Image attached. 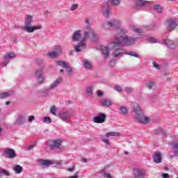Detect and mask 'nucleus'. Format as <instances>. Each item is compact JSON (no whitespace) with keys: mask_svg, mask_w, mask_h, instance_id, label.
<instances>
[{"mask_svg":"<svg viewBox=\"0 0 178 178\" xmlns=\"http://www.w3.org/2000/svg\"><path fill=\"white\" fill-rule=\"evenodd\" d=\"M112 29L113 30H120L119 33L114 36L112 43V55L118 54V49H122V47H131L136 44L137 38L127 35V30L120 28V21L113 19Z\"/></svg>","mask_w":178,"mask_h":178,"instance_id":"f257e3e1","label":"nucleus"},{"mask_svg":"<svg viewBox=\"0 0 178 178\" xmlns=\"http://www.w3.org/2000/svg\"><path fill=\"white\" fill-rule=\"evenodd\" d=\"M91 35L88 34V31H85L83 36L81 37V33H80V31H76L72 38V41H81L76 46L74 47V49L76 52H81L84 48L87 46V43H86V40L90 38Z\"/></svg>","mask_w":178,"mask_h":178,"instance_id":"f03ea898","label":"nucleus"},{"mask_svg":"<svg viewBox=\"0 0 178 178\" xmlns=\"http://www.w3.org/2000/svg\"><path fill=\"white\" fill-rule=\"evenodd\" d=\"M131 105L134 111V118L136 121L142 124H147V123H149V118L144 115L140 105L136 103H132Z\"/></svg>","mask_w":178,"mask_h":178,"instance_id":"7ed1b4c3","label":"nucleus"},{"mask_svg":"<svg viewBox=\"0 0 178 178\" xmlns=\"http://www.w3.org/2000/svg\"><path fill=\"white\" fill-rule=\"evenodd\" d=\"M33 20V17L31 15L26 16V22L25 24L26 27L23 29L24 31H26L27 33H33L35 31V30H40L41 29L40 26H33L30 27L31 26V22Z\"/></svg>","mask_w":178,"mask_h":178,"instance_id":"20e7f679","label":"nucleus"},{"mask_svg":"<svg viewBox=\"0 0 178 178\" xmlns=\"http://www.w3.org/2000/svg\"><path fill=\"white\" fill-rule=\"evenodd\" d=\"M117 51H118V53H115L114 54H112V56L114 58H118V59H119V56L123 54L128 55L129 56H134V58H140V55H138V53L134 51L129 52L124 49H118Z\"/></svg>","mask_w":178,"mask_h":178,"instance_id":"39448f33","label":"nucleus"},{"mask_svg":"<svg viewBox=\"0 0 178 178\" xmlns=\"http://www.w3.org/2000/svg\"><path fill=\"white\" fill-rule=\"evenodd\" d=\"M86 30L85 31H88V34L91 36V40H97L98 38V35L95 34L93 29L90 28V21L88 19H86Z\"/></svg>","mask_w":178,"mask_h":178,"instance_id":"423d86ee","label":"nucleus"},{"mask_svg":"<svg viewBox=\"0 0 178 178\" xmlns=\"http://www.w3.org/2000/svg\"><path fill=\"white\" fill-rule=\"evenodd\" d=\"M112 9V0H108V1L104 4L103 14L105 17H109V13Z\"/></svg>","mask_w":178,"mask_h":178,"instance_id":"0eeeda50","label":"nucleus"},{"mask_svg":"<svg viewBox=\"0 0 178 178\" xmlns=\"http://www.w3.org/2000/svg\"><path fill=\"white\" fill-rule=\"evenodd\" d=\"M166 24L168 26L169 31H172V30L177 27V21L173 19H170L167 20Z\"/></svg>","mask_w":178,"mask_h":178,"instance_id":"6e6552de","label":"nucleus"},{"mask_svg":"<svg viewBox=\"0 0 178 178\" xmlns=\"http://www.w3.org/2000/svg\"><path fill=\"white\" fill-rule=\"evenodd\" d=\"M49 145L50 147H51V148L59 149V148H60V147L62 146V140H60V139L50 140Z\"/></svg>","mask_w":178,"mask_h":178,"instance_id":"1a4fd4ad","label":"nucleus"},{"mask_svg":"<svg viewBox=\"0 0 178 178\" xmlns=\"http://www.w3.org/2000/svg\"><path fill=\"white\" fill-rule=\"evenodd\" d=\"M106 119V116L104 113H100L98 116L93 118L95 123H104Z\"/></svg>","mask_w":178,"mask_h":178,"instance_id":"9d476101","label":"nucleus"},{"mask_svg":"<svg viewBox=\"0 0 178 178\" xmlns=\"http://www.w3.org/2000/svg\"><path fill=\"white\" fill-rule=\"evenodd\" d=\"M134 175L135 177H144L145 176V171L144 170H140L138 168H134Z\"/></svg>","mask_w":178,"mask_h":178,"instance_id":"9b49d317","label":"nucleus"},{"mask_svg":"<svg viewBox=\"0 0 178 178\" xmlns=\"http://www.w3.org/2000/svg\"><path fill=\"white\" fill-rule=\"evenodd\" d=\"M42 73H43L42 69H39L36 70L35 72V77H37L38 81H39V83H42V81H44V77L42 76Z\"/></svg>","mask_w":178,"mask_h":178,"instance_id":"f8f14e48","label":"nucleus"},{"mask_svg":"<svg viewBox=\"0 0 178 178\" xmlns=\"http://www.w3.org/2000/svg\"><path fill=\"white\" fill-rule=\"evenodd\" d=\"M109 137H112V132H108L105 136L102 137L103 143L106 144V145H111V142H109Z\"/></svg>","mask_w":178,"mask_h":178,"instance_id":"ddd939ff","label":"nucleus"},{"mask_svg":"<svg viewBox=\"0 0 178 178\" xmlns=\"http://www.w3.org/2000/svg\"><path fill=\"white\" fill-rule=\"evenodd\" d=\"M60 48H56L55 49V50L49 52L48 56H49V58H56V56H58V55L60 54Z\"/></svg>","mask_w":178,"mask_h":178,"instance_id":"4468645a","label":"nucleus"},{"mask_svg":"<svg viewBox=\"0 0 178 178\" xmlns=\"http://www.w3.org/2000/svg\"><path fill=\"white\" fill-rule=\"evenodd\" d=\"M163 44H166L168 48L170 49H175L176 48V45H175V42L170 40H163Z\"/></svg>","mask_w":178,"mask_h":178,"instance_id":"2eb2a0df","label":"nucleus"},{"mask_svg":"<svg viewBox=\"0 0 178 178\" xmlns=\"http://www.w3.org/2000/svg\"><path fill=\"white\" fill-rule=\"evenodd\" d=\"M7 158H16V152L12 149L5 150Z\"/></svg>","mask_w":178,"mask_h":178,"instance_id":"dca6fc26","label":"nucleus"},{"mask_svg":"<svg viewBox=\"0 0 178 178\" xmlns=\"http://www.w3.org/2000/svg\"><path fill=\"white\" fill-rule=\"evenodd\" d=\"M153 160L155 163H161L162 162V154L161 153H155L153 155Z\"/></svg>","mask_w":178,"mask_h":178,"instance_id":"f3484780","label":"nucleus"},{"mask_svg":"<svg viewBox=\"0 0 178 178\" xmlns=\"http://www.w3.org/2000/svg\"><path fill=\"white\" fill-rule=\"evenodd\" d=\"M102 53L104 55V58H109V49L106 47H101Z\"/></svg>","mask_w":178,"mask_h":178,"instance_id":"a211bd4d","label":"nucleus"},{"mask_svg":"<svg viewBox=\"0 0 178 178\" xmlns=\"http://www.w3.org/2000/svg\"><path fill=\"white\" fill-rule=\"evenodd\" d=\"M40 163L42 166H49V165H54V161L50 160H40Z\"/></svg>","mask_w":178,"mask_h":178,"instance_id":"6ab92c4d","label":"nucleus"},{"mask_svg":"<svg viewBox=\"0 0 178 178\" xmlns=\"http://www.w3.org/2000/svg\"><path fill=\"white\" fill-rule=\"evenodd\" d=\"M13 170L17 175H20L22 172H23V167L19 165L15 164L13 167Z\"/></svg>","mask_w":178,"mask_h":178,"instance_id":"aec40b11","label":"nucleus"},{"mask_svg":"<svg viewBox=\"0 0 178 178\" xmlns=\"http://www.w3.org/2000/svg\"><path fill=\"white\" fill-rule=\"evenodd\" d=\"M60 118L63 120H69V118H70V115L68 112H63L60 114Z\"/></svg>","mask_w":178,"mask_h":178,"instance_id":"412c9836","label":"nucleus"},{"mask_svg":"<svg viewBox=\"0 0 178 178\" xmlns=\"http://www.w3.org/2000/svg\"><path fill=\"white\" fill-rule=\"evenodd\" d=\"M62 79H56L51 85H50V88L54 89L57 86H59V84L61 83Z\"/></svg>","mask_w":178,"mask_h":178,"instance_id":"4be33fe9","label":"nucleus"},{"mask_svg":"<svg viewBox=\"0 0 178 178\" xmlns=\"http://www.w3.org/2000/svg\"><path fill=\"white\" fill-rule=\"evenodd\" d=\"M129 29L131 31H134V33H137L138 34H141V33H143V30L134 26H130Z\"/></svg>","mask_w":178,"mask_h":178,"instance_id":"5701e85b","label":"nucleus"},{"mask_svg":"<svg viewBox=\"0 0 178 178\" xmlns=\"http://www.w3.org/2000/svg\"><path fill=\"white\" fill-rule=\"evenodd\" d=\"M101 104L103 106H111L112 105V101L111 99H104L101 102Z\"/></svg>","mask_w":178,"mask_h":178,"instance_id":"b1692460","label":"nucleus"},{"mask_svg":"<svg viewBox=\"0 0 178 178\" xmlns=\"http://www.w3.org/2000/svg\"><path fill=\"white\" fill-rule=\"evenodd\" d=\"M148 3V1L144 0H136V6H144V5Z\"/></svg>","mask_w":178,"mask_h":178,"instance_id":"393cba45","label":"nucleus"},{"mask_svg":"<svg viewBox=\"0 0 178 178\" xmlns=\"http://www.w3.org/2000/svg\"><path fill=\"white\" fill-rule=\"evenodd\" d=\"M15 55L13 53L7 54L3 57V60L8 63L9 62V58H15Z\"/></svg>","mask_w":178,"mask_h":178,"instance_id":"a878e982","label":"nucleus"},{"mask_svg":"<svg viewBox=\"0 0 178 178\" xmlns=\"http://www.w3.org/2000/svg\"><path fill=\"white\" fill-rule=\"evenodd\" d=\"M83 66L86 69H91L92 67L91 62H90L88 60H83Z\"/></svg>","mask_w":178,"mask_h":178,"instance_id":"bb28decb","label":"nucleus"},{"mask_svg":"<svg viewBox=\"0 0 178 178\" xmlns=\"http://www.w3.org/2000/svg\"><path fill=\"white\" fill-rule=\"evenodd\" d=\"M15 123L16 124H23L24 123V116H19Z\"/></svg>","mask_w":178,"mask_h":178,"instance_id":"cd10ccee","label":"nucleus"},{"mask_svg":"<svg viewBox=\"0 0 178 178\" xmlns=\"http://www.w3.org/2000/svg\"><path fill=\"white\" fill-rule=\"evenodd\" d=\"M120 111L122 113V115H127V113H129V108H127V107L126 106H121L120 108Z\"/></svg>","mask_w":178,"mask_h":178,"instance_id":"c85d7f7f","label":"nucleus"},{"mask_svg":"<svg viewBox=\"0 0 178 178\" xmlns=\"http://www.w3.org/2000/svg\"><path fill=\"white\" fill-rule=\"evenodd\" d=\"M152 66H153V67H154V69H156V70H161V68L162 67L161 64L158 63L156 61H152Z\"/></svg>","mask_w":178,"mask_h":178,"instance_id":"c756f323","label":"nucleus"},{"mask_svg":"<svg viewBox=\"0 0 178 178\" xmlns=\"http://www.w3.org/2000/svg\"><path fill=\"white\" fill-rule=\"evenodd\" d=\"M104 29H105V30H111V29H112V22H108L104 24Z\"/></svg>","mask_w":178,"mask_h":178,"instance_id":"7c9ffc66","label":"nucleus"},{"mask_svg":"<svg viewBox=\"0 0 178 178\" xmlns=\"http://www.w3.org/2000/svg\"><path fill=\"white\" fill-rule=\"evenodd\" d=\"M9 95H10V92H1V93H0V98L1 99H3L5 98H8V97H9Z\"/></svg>","mask_w":178,"mask_h":178,"instance_id":"2f4dec72","label":"nucleus"},{"mask_svg":"<svg viewBox=\"0 0 178 178\" xmlns=\"http://www.w3.org/2000/svg\"><path fill=\"white\" fill-rule=\"evenodd\" d=\"M56 65H58V66H62L63 67H67V64L64 61H57Z\"/></svg>","mask_w":178,"mask_h":178,"instance_id":"473e14b6","label":"nucleus"},{"mask_svg":"<svg viewBox=\"0 0 178 178\" xmlns=\"http://www.w3.org/2000/svg\"><path fill=\"white\" fill-rule=\"evenodd\" d=\"M56 106H53L50 107V113H52L54 116H56Z\"/></svg>","mask_w":178,"mask_h":178,"instance_id":"72a5a7b5","label":"nucleus"},{"mask_svg":"<svg viewBox=\"0 0 178 178\" xmlns=\"http://www.w3.org/2000/svg\"><path fill=\"white\" fill-rule=\"evenodd\" d=\"M172 148L173 151L175 152V153L177 152H178V143L177 142H174L172 143Z\"/></svg>","mask_w":178,"mask_h":178,"instance_id":"f704fd0d","label":"nucleus"},{"mask_svg":"<svg viewBox=\"0 0 178 178\" xmlns=\"http://www.w3.org/2000/svg\"><path fill=\"white\" fill-rule=\"evenodd\" d=\"M147 41H149V42H151V44H156V42H159V40H158L157 39H156L155 38H149L147 39Z\"/></svg>","mask_w":178,"mask_h":178,"instance_id":"c9c22d12","label":"nucleus"},{"mask_svg":"<svg viewBox=\"0 0 178 178\" xmlns=\"http://www.w3.org/2000/svg\"><path fill=\"white\" fill-rule=\"evenodd\" d=\"M113 90H114V91H116L117 92H122V91H123V89H122V87H120L118 85H115L113 87Z\"/></svg>","mask_w":178,"mask_h":178,"instance_id":"e433bc0d","label":"nucleus"},{"mask_svg":"<svg viewBox=\"0 0 178 178\" xmlns=\"http://www.w3.org/2000/svg\"><path fill=\"white\" fill-rule=\"evenodd\" d=\"M154 10L158 12V13H161L162 12V7L159 5H154Z\"/></svg>","mask_w":178,"mask_h":178,"instance_id":"4c0bfd02","label":"nucleus"},{"mask_svg":"<svg viewBox=\"0 0 178 178\" xmlns=\"http://www.w3.org/2000/svg\"><path fill=\"white\" fill-rule=\"evenodd\" d=\"M154 82H148L146 83V87L149 88V90H152L154 88Z\"/></svg>","mask_w":178,"mask_h":178,"instance_id":"58836bf2","label":"nucleus"},{"mask_svg":"<svg viewBox=\"0 0 178 178\" xmlns=\"http://www.w3.org/2000/svg\"><path fill=\"white\" fill-rule=\"evenodd\" d=\"M124 91L127 92V94H131V92H133V88L131 87L126 86L124 88Z\"/></svg>","mask_w":178,"mask_h":178,"instance_id":"ea45409f","label":"nucleus"},{"mask_svg":"<svg viewBox=\"0 0 178 178\" xmlns=\"http://www.w3.org/2000/svg\"><path fill=\"white\" fill-rule=\"evenodd\" d=\"M86 94L88 95H92V87H88L86 88Z\"/></svg>","mask_w":178,"mask_h":178,"instance_id":"a19ab883","label":"nucleus"},{"mask_svg":"<svg viewBox=\"0 0 178 178\" xmlns=\"http://www.w3.org/2000/svg\"><path fill=\"white\" fill-rule=\"evenodd\" d=\"M43 120H44V123H48V124L52 123V120H51V118H49V117H44L43 118Z\"/></svg>","mask_w":178,"mask_h":178,"instance_id":"79ce46f5","label":"nucleus"},{"mask_svg":"<svg viewBox=\"0 0 178 178\" xmlns=\"http://www.w3.org/2000/svg\"><path fill=\"white\" fill-rule=\"evenodd\" d=\"M0 172L1 173V175H3L4 176H9V172L5 169L0 170Z\"/></svg>","mask_w":178,"mask_h":178,"instance_id":"37998d69","label":"nucleus"},{"mask_svg":"<svg viewBox=\"0 0 178 178\" xmlns=\"http://www.w3.org/2000/svg\"><path fill=\"white\" fill-rule=\"evenodd\" d=\"M112 5H114V6H118V5H120V0H112Z\"/></svg>","mask_w":178,"mask_h":178,"instance_id":"c03bdc74","label":"nucleus"},{"mask_svg":"<svg viewBox=\"0 0 178 178\" xmlns=\"http://www.w3.org/2000/svg\"><path fill=\"white\" fill-rule=\"evenodd\" d=\"M161 177H162V178H170V175H169V174H168V173H162L161 175Z\"/></svg>","mask_w":178,"mask_h":178,"instance_id":"a18cd8bd","label":"nucleus"},{"mask_svg":"<svg viewBox=\"0 0 178 178\" xmlns=\"http://www.w3.org/2000/svg\"><path fill=\"white\" fill-rule=\"evenodd\" d=\"M77 8H79L78 4H73L70 8V10H76V9H77Z\"/></svg>","mask_w":178,"mask_h":178,"instance_id":"49530a36","label":"nucleus"},{"mask_svg":"<svg viewBox=\"0 0 178 178\" xmlns=\"http://www.w3.org/2000/svg\"><path fill=\"white\" fill-rule=\"evenodd\" d=\"M96 94H97V97H103L104 96V92L97 90L96 91Z\"/></svg>","mask_w":178,"mask_h":178,"instance_id":"de8ad7c7","label":"nucleus"},{"mask_svg":"<svg viewBox=\"0 0 178 178\" xmlns=\"http://www.w3.org/2000/svg\"><path fill=\"white\" fill-rule=\"evenodd\" d=\"M146 29L147 30H155V25H149Z\"/></svg>","mask_w":178,"mask_h":178,"instance_id":"09e8293b","label":"nucleus"},{"mask_svg":"<svg viewBox=\"0 0 178 178\" xmlns=\"http://www.w3.org/2000/svg\"><path fill=\"white\" fill-rule=\"evenodd\" d=\"M120 136V133L119 132H112V137H119Z\"/></svg>","mask_w":178,"mask_h":178,"instance_id":"8fccbe9b","label":"nucleus"},{"mask_svg":"<svg viewBox=\"0 0 178 178\" xmlns=\"http://www.w3.org/2000/svg\"><path fill=\"white\" fill-rule=\"evenodd\" d=\"M104 176L106 178H112V175L110 173H108V172H105L104 174Z\"/></svg>","mask_w":178,"mask_h":178,"instance_id":"3c124183","label":"nucleus"},{"mask_svg":"<svg viewBox=\"0 0 178 178\" xmlns=\"http://www.w3.org/2000/svg\"><path fill=\"white\" fill-rule=\"evenodd\" d=\"M66 69H67V73H72V72L73 71V70H72V67H68L67 65V67H65Z\"/></svg>","mask_w":178,"mask_h":178,"instance_id":"603ef678","label":"nucleus"},{"mask_svg":"<svg viewBox=\"0 0 178 178\" xmlns=\"http://www.w3.org/2000/svg\"><path fill=\"white\" fill-rule=\"evenodd\" d=\"M35 118L34 115H30L29 117V122H33V120H34Z\"/></svg>","mask_w":178,"mask_h":178,"instance_id":"864d4df0","label":"nucleus"},{"mask_svg":"<svg viewBox=\"0 0 178 178\" xmlns=\"http://www.w3.org/2000/svg\"><path fill=\"white\" fill-rule=\"evenodd\" d=\"M35 147V144H33V145H29V146L28 147V148H29V149H33V148H34Z\"/></svg>","mask_w":178,"mask_h":178,"instance_id":"5fc2aeb1","label":"nucleus"},{"mask_svg":"<svg viewBox=\"0 0 178 178\" xmlns=\"http://www.w3.org/2000/svg\"><path fill=\"white\" fill-rule=\"evenodd\" d=\"M73 170H74V166L72 167L71 168L67 169L68 172H73Z\"/></svg>","mask_w":178,"mask_h":178,"instance_id":"6e6d98bb","label":"nucleus"},{"mask_svg":"<svg viewBox=\"0 0 178 178\" xmlns=\"http://www.w3.org/2000/svg\"><path fill=\"white\" fill-rule=\"evenodd\" d=\"M81 161L83 163H86V162H87V159H82Z\"/></svg>","mask_w":178,"mask_h":178,"instance_id":"4d7b16f0","label":"nucleus"},{"mask_svg":"<svg viewBox=\"0 0 178 178\" xmlns=\"http://www.w3.org/2000/svg\"><path fill=\"white\" fill-rule=\"evenodd\" d=\"M116 62H118V60H113V61H112L113 64H114V65H115V63H116Z\"/></svg>","mask_w":178,"mask_h":178,"instance_id":"13d9d810","label":"nucleus"},{"mask_svg":"<svg viewBox=\"0 0 178 178\" xmlns=\"http://www.w3.org/2000/svg\"><path fill=\"white\" fill-rule=\"evenodd\" d=\"M6 105H10V102H6Z\"/></svg>","mask_w":178,"mask_h":178,"instance_id":"bf43d9fd","label":"nucleus"},{"mask_svg":"<svg viewBox=\"0 0 178 178\" xmlns=\"http://www.w3.org/2000/svg\"><path fill=\"white\" fill-rule=\"evenodd\" d=\"M175 156H177L178 157V152H175Z\"/></svg>","mask_w":178,"mask_h":178,"instance_id":"052dcab7","label":"nucleus"},{"mask_svg":"<svg viewBox=\"0 0 178 178\" xmlns=\"http://www.w3.org/2000/svg\"><path fill=\"white\" fill-rule=\"evenodd\" d=\"M1 66H3V67L4 66H6V65H4L3 63H1Z\"/></svg>","mask_w":178,"mask_h":178,"instance_id":"680f3d73","label":"nucleus"},{"mask_svg":"<svg viewBox=\"0 0 178 178\" xmlns=\"http://www.w3.org/2000/svg\"><path fill=\"white\" fill-rule=\"evenodd\" d=\"M63 72V70H60V73H62Z\"/></svg>","mask_w":178,"mask_h":178,"instance_id":"e2e57ef3","label":"nucleus"},{"mask_svg":"<svg viewBox=\"0 0 178 178\" xmlns=\"http://www.w3.org/2000/svg\"><path fill=\"white\" fill-rule=\"evenodd\" d=\"M1 131H2V128L1 127H0V133H1Z\"/></svg>","mask_w":178,"mask_h":178,"instance_id":"0e129e2a","label":"nucleus"},{"mask_svg":"<svg viewBox=\"0 0 178 178\" xmlns=\"http://www.w3.org/2000/svg\"><path fill=\"white\" fill-rule=\"evenodd\" d=\"M168 1H173V0H168Z\"/></svg>","mask_w":178,"mask_h":178,"instance_id":"69168bd1","label":"nucleus"},{"mask_svg":"<svg viewBox=\"0 0 178 178\" xmlns=\"http://www.w3.org/2000/svg\"><path fill=\"white\" fill-rule=\"evenodd\" d=\"M177 91H178V87H177Z\"/></svg>","mask_w":178,"mask_h":178,"instance_id":"338daca9","label":"nucleus"},{"mask_svg":"<svg viewBox=\"0 0 178 178\" xmlns=\"http://www.w3.org/2000/svg\"><path fill=\"white\" fill-rule=\"evenodd\" d=\"M177 178H178V177Z\"/></svg>","mask_w":178,"mask_h":178,"instance_id":"774afa93","label":"nucleus"}]
</instances>
